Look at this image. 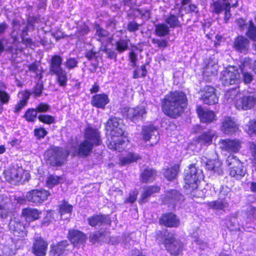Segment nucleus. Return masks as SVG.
<instances>
[{
	"mask_svg": "<svg viewBox=\"0 0 256 256\" xmlns=\"http://www.w3.org/2000/svg\"><path fill=\"white\" fill-rule=\"evenodd\" d=\"M206 204L210 209L223 212H225L226 208L229 206V203L225 198L208 202Z\"/></svg>",
	"mask_w": 256,
	"mask_h": 256,
	"instance_id": "473e14b6",
	"label": "nucleus"
},
{
	"mask_svg": "<svg viewBox=\"0 0 256 256\" xmlns=\"http://www.w3.org/2000/svg\"><path fill=\"white\" fill-rule=\"evenodd\" d=\"M138 195V192L137 190H134L132 192H130L128 196L126 198V200H124V204H133L134 202H135L137 199Z\"/></svg>",
	"mask_w": 256,
	"mask_h": 256,
	"instance_id": "6e6d98bb",
	"label": "nucleus"
},
{
	"mask_svg": "<svg viewBox=\"0 0 256 256\" xmlns=\"http://www.w3.org/2000/svg\"><path fill=\"white\" fill-rule=\"evenodd\" d=\"M154 33L159 37L165 36L170 33L169 28L166 24H158L155 26Z\"/></svg>",
	"mask_w": 256,
	"mask_h": 256,
	"instance_id": "79ce46f5",
	"label": "nucleus"
},
{
	"mask_svg": "<svg viewBox=\"0 0 256 256\" xmlns=\"http://www.w3.org/2000/svg\"><path fill=\"white\" fill-rule=\"evenodd\" d=\"M165 22L170 28H180L182 26L178 16L174 14H170L166 18Z\"/></svg>",
	"mask_w": 256,
	"mask_h": 256,
	"instance_id": "c03bdc74",
	"label": "nucleus"
},
{
	"mask_svg": "<svg viewBox=\"0 0 256 256\" xmlns=\"http://www.w3.org/2000/svg\"><path fill=\"white\" fill-rule=\"evenodd\" d=\"M188 98L184 92H169L160 100L162 112L168 118L176 120L182 116L188 108Z\"/></svg>",
	"mask_w": 256,
	"mask_h": 256,
	"instance_id": "f257e3e1",
	"label": "nucleus"
},
{
	"mask_svg": "<svg viewBox=\"0 0 256 256\" xmlns=\"http://www.w3.org/2000/svg\"><path fill=\"white\" fill-rule=\"evenodd\" d=\"M22 98L19 100L13 108V112L16 114H18L22 109L28 104V100L31 95V92L28 90H25L20 92Z\"/></svg>",
	"mask_w": 256,
	"mask_h": 256,
	"instance_id": "c756f323",
	"label": "nucleus"
},
{
	"mask_svg": "<svg viewBox=\"0 0 256 256\" xmlns=\"http://www.w3.org/2000/svg\"><path fill=\"white\" fill-rule=\"evenodd\" d=\"M180 170V164H174L170 167L167 168L164 172V176L168 181L174 180Z\"/></svg>",
	"mask_w": 256,
	"mask_h": 256,
	"instance_id": "c9c22d12",
	"label": "nucleus"
},
{
	"mask_svg": "<svg viewBox=\"0 0 256 256\" xmlns=\"http://www.w3.org/2000/svg\"><path fill=\"white\" fill-rule=\"evenodd\" d=\"M253 80L252 75L248 72L242 73V80L245 84H250Z\"/></svg>",
	"mask_w": 256,
	"mask_h": 256,
	"instance_id": "338daca9",
	"label": "nucleus"
},
{
	"mask_svg": "<svg viewBox=\"0 0 256 256\" xmlns=\"http://www.w3.org/2000/svg\"><path fill=\"white\" fill-rule=\"evenodd\" d=\"M157 175L158 172L156 169L148 166L140 172V180L142 184L151 183L156 180Z\"/></svg>",
	"mask_w": 256,
	"mask_h": 256,
	"instance_id": "cd10ccee",
	"label": "nucleus"
},
{
	"mask_svg": "<svg viewBox=\"0 0 256 256\" xmlns=\"http://www.w3.org/2000/svg\"><path fill=\"white\" fill-rule=\"evenodd\" d=\"M63 59L58 54L52 56L49 62V73L55 76V82L62 88L66 87L68 81L66 72L62 67Z\"/></svg>",
	"mask_w": 256,
	"mask_h": 256,
	"instance_id": "423d86ee",
	"label": "nucleus"
},
{
	"mask_svg": "<svg viewBox=\"0 0 256 256\" xmlns=\"http://www.w3.org/2000/svg\"><path fill=\"white\" fill-rule=\"evenodd\" d=\"M84 140L90 142L95 146H100L102 144L100 132L97 128L88 126L84 129Z\"/></svg>",
	"mask_w": 256,
	"mask_h": 256,
	"instance_id": "2eb2a0df",
	"label": "nucleus"
},
{
	"mask_svg": "<svg viewBox=\"0 0 256 256\" xmlns=\"http://www.w3.org/2000/svg\"><path fill=\"white\" fill-rule=\"evenodd\" d=\"M240 78L238 68L234 66H228L221 72L220 80L222 85L228 86L238 83Z\"/></svg>",
	"mask_w": 256,
	"mask_h": 256,
	"instance_id": "1a4fd4ad",
	"label": "nucleus"
},
{
	"mask_svg": "<svg viewBox=\"0 0 256 256\" xmlns=\"http://www.w3.org/2000/svg\"><path fill=\"white\" fill-rule=\"evenodd\" d=\"M243 142L240 140L226 138L220 141V149L230 154L238 153L242 148Z\"/></svg>",
	"mask_w": 256,
	"mask_h": 256,
	"instance_id": "4468645a",
	"label": "nucleus"
},
{
	"mask_svg": "<svg viewBox=\"0 0 256 256\" xmlns=\"http://www.w3.org/2000/svg\"><path fill=\"white\" fill-rule=\"evenodd\" d=\"M43 90L44 84L42 82H38L34 86L31 94H33L36 98L39 97L41 96Z\"/></svg>",
	"mask_w": 256,
	"mask_h": 256,
	"instance_id": "3c124183",
	"label": "nucleus"
},
{
	"mask_svg": "<svg viewBox=\"0 0 256 256\" xmlns=\"http://www.w3.org/2000/svg\"><path fill=\"white\" fill-rule=\"evenodd\" d=\"M25 172L14 166H11L4 170L3 172L4 176L6 182L13 184H18L24 180L23 175Z\"/></svg>",
	"mask_w": 256,
	"mask_h": 256,
	"instance_id": "f8f14e48",
	"label": "nucleus"
},
{
	"mask_svg": "<svg viewBox=\"0 0 256 256\" xmlns=\"http://www.w3.org/2000/svg\"><path fill=\"white\" fill-rule=\"evenodd\" d=\"M220 129L224 134L232 135L239 131V126L234 118L226 116L222 122Z\"/></svg>",
	"mask_w": 256,
	"mask_h": 256,
	"instance_id": "aec40b11",
	"label": "nucleus"
},
{
	"mask_svg": "<svg viewBox=\"0 0 256 256\" xmlns=\"http://www.w3.org/2000/svg\"><path fill=\"white\" fill-rule=\"evenodd\" d=\"M213 6L212 12L216 14H220L224 10V20L225 22H228L231 16L230 14V4L227 2L222 4L218 1L214 2L212 4Z\"/></svg>",
	"mask_w": 256,
	"mask_h": 256,
	"instance_id": "bb28decb",
	"label": "nucleus"
},
{
	"mask_svg": "<svg viewBox=\"0 0 256 256\" xmlns=\"http://www.w3.org/2000/svg\"><path fill=\"white\" fill-rule=\"evenodd\" d=\"M166 198L172 203L176 204L184 201V196L176 190H170L166 192Z\"/></svg>",
	"mask_w": 256,
	"mask_h": 256,
	"instance_id": "f704fd0d",
	"label": "nucleus"
},
{
	"mask_svg": "<svg viewBox=\"0 0 256 256\" xmlns=\"http://www.w3.org/2000/svg\"><path fill=\"white\" fill-rule=\"evenodd\" d=\"M48 242L41 236L34 239L32 246V252L35 256H46Z\"/></svg>",
	"mask_w": 256,
	"mask_h": 256,
	"instance_id": "412c9836",
	"label": "nucleus"
},
{
	"mask_svg": "<svg viewBox=\"0 0 256 256\" xmlns=\"http://www.w3.org/2000/svg\"><path fill=\"white\" fill-rule=\"evenodd\" d=\"M38 18L36 16H29L27 19V26H31L32 30L34 29V24L38 22Z\"/></svg>",
	"mask_w": 256,
	"mask_h": 256,
	"instance_id": "774afa93",
	"label": "nucleus"
},
{
	"mask_svg": "<svg viewBox=\"0 0 256 256\" xmlns=\"http://www.w3.org/2000/svg\"><path fill=\"white\" fill-rule=\"evenodd\" d=\"M129 39L120 38L115 42V50L118 54H122L128 49Z\"/></svg>",
	"mask_w": 256,
	"mask_h": 256,
	"instance_id": "58836bf2",
	"label": "nucleus"
},
{
	"mask_svg": "<svg viewBox=\"0 0 256 256\" xmlns=\"http://www.w3.org/2000/svg\"><path fill=\"white\" fill-rule=\"evenodd\" d=\"M214 136V134L212 130L209 129L200 134L196 138V142L200 145L209 146L212 143Z\"/></svg>",
	"mask_w": 256,
	"mask_h": 256,
	"instance_id": "72a5a7b5",
	"label": "nucleus"
},
{
	"mask_svg": "<svg viewBox=\"0 0 256 256\" xmlns=\"http://www.w3.org/2000/svg\"><path fill=\"white\" fill-rule=\"evenodd\" d=\"M222 162L218 158L208 159L205 164L206 170L213 174L222 175L224 173Z\"/></svg>",
	"mask_w": 256,
	"mask_h": 256,
	"instance_id": "a878e982",
	"label": "nucleus"
},
{
	"mask_svg": "<svg viewBox=\"0 0 256 256\" xmlns=\"http://www.w3.org/2000/svg\"><path fill=\"white\" fill-rule=\"evenodd\" d=\"M50 193L44 188L32 189L28 192L26 195L27 201L34 204H39L48 200Z\"/></svg>",
	"mask_w": 256,
	"mask_h": 256,
	"instance_id": "ddd939ff",
	"label": "nucleus"
},
{
	"mask_svg": "<svg viewBox=\"0 0 256 256\" xmlns=\"http://www.w3.org/2000/svg\"><path fill=\"white\" fill-rule=\"evenodd\" d=\"M158 130V127L152 122L142 126L140 132L142 140L146 142L150 141L152 134Z\"/></svg>",
	"mask_w": 256,
	"mask_h": 256,
	"instance_id": "2f4dec72",
	"label": "nucleus"
},
{
	"mask_svg": "<svg viewBox=\"0 0 256 256\" xmlns=\"http://www.w3.org/2000/svg\"><path fill=\"white\" fill-rule=\"evenodd\" d=\"M67 238L74 247H79L84 244L87 236L80 230L72 228L68 230Z\"/></svg>",
	"mask_w": 256,
	"mask_h": 256,
	"instance_id": "dca6fc26",
	"label": "nucleus"
},
{
	"mask_svg": "<svg viewBox=\"0 0 256 256\" xmlns=\"http://www.w3.org/2000/svg\"><path fill=\"white\" fill-rule=\"evenodd\" d=\"M122 113L126 119L136 122L144 118L147 114V111L144 106H138L134 108H124Z\"/></svg>",
	"mask_w": 256,
	"mask_h": 256,
	"instance_id": "9b49d317",
	"label": "nucleus"
},
{
	"mask_svg": "<svg viewBox=\"0 0 256 256\" xmlns=\"http://www.w3.org/2000/svg\"><path fill=\"white\" fill-rule=\"evenodd\" d=\"M200 100L204 104L211 106L218 103V98L216 93V89L212 86H206L202 91Z\"/></svg>",
	"mask_w": 256,
	"mask_h": 256,
	"instance_id": "6ab92c4d",
	"label": "nucleus"
},
{
	"mask_svg": "<svg viewBox=\"0 0 256 256\" xmlns=\"http://www.w3.org/2000/svg\"><path fill=\"white\" fill-rule=\"evenodd\" d=\"M48 134V132L43 126L36 128L34 130V136L38 140L44 138Z\"/></svg>",
	"mask_w": 256,
	"mask_h": 256,
	"instance_id": "8fccbe9b",
	"label": "nucleus"
},
{
	"mask_svg": "<svg viewBox=\"0 0 256 256\" xmlns=\"http://www.w3.org/2000/svg\"><path fill=\"white\" fill-rule=\"evenodd\" d=\"M155 238L162 242L165 250L171 256L182 254L184 249V242L176 238L175 234L168 232L167 229L156 230L155 232Z\"/></svg>",
	"mask_w": 256,
	"mask_h": 256,
	"instance_id": "7ed1b4c3",
	"label": "nucleus"
},
{
	"mask_svg": "<svg viewBox=\"0 0 256 256\" xmlns=\"http://www.w3.org/2000/svg\"><path fill=\"white\" fill-rule=\"evenodd\" d=\"M196 111L202 123L208 124L216 122L218 119L214 111L204 110L200 105L196 106Z\"/></svg>",
	"mask_w": 256,
	"mask_h": 256,
	"instance_id": "f3484780",
	"label": "nucleus"
},
{
	"mask_svg": "<svg viewBox=\"0 0 256 256\" xmlns=\"http://www.w3.org/2000/svg\"><path fill=\"white\" fill-rule=\"evenodd\" d=\"M140 159H141V156L140 154L134 152H130L126 156L120 159V164L121 166H124L136 162Z\"/></svg>",
	"mask_w": 256,
	"mask_h": 256,
	"instance_id": "4c0bfd02",
	"label": "nucleus"
},
{
	"mask_svg": "<svg viewBox=\"0 0 256 256\" xmlns=\"http://www.w3.org/2000/svg\"><path fill=\"white\" fill-rule=\"evenodd\" d=\"M50 109V106L46 102H40L36 107V112L39 113H44L49 111Z\"/></svg>",
	"mask_w": 256,
	"mask_h": 256,
	"instance_id": "864d4df0",
	"label": "nucleus"
},
{
	"mask_svg": "<svg viewBox=\"0 0 256 256\" xmlns=\"http://www.w3.org/2000/svg\"><path fill=\"white\" fill-rule=\"evenodd\" d=\"M94 146L90 140H84L78 146L77 154L80 158H86L90 155Z\"/></svg>",
	"mask_w": 256,
	"mask_h": 256,
	"instance_id": "7c9ffc66",
	"label": "nucleus"
},
{
	"mask_svg": "<svg viewBox=\"0 0 256 256\" xmlns=\"http://www.w3.org/2000/svg\"><path fill=\"white\" fill-rule=\"evenodd\" d=\"M152 42L153 44H156L159 48H164L168 44V40L166 39L153 38Z\"/></svg>",
	"mask_w": 256,
	"mask_h": 256,
	"instance_id": "4d7b16f0",
	"label": "nucleus"
},
{
	"mask_svg": "<svg viewBox=\"0 0 256 256\" xmlns=\"http://www.w3.org/2000/svg\"><path fill=\"white\" fill-rule=\"evenodd\" d=\"M160 186L157 185L147 186L144 187L138 200V203L142 204L147 202L150 197L153 196L155 194L160 192Z\"/></svg>",
	"mask_w": 256,
	"mask_h": 256,
	"instance_id": "c85d7f7f",
	"label": "nucleus"
},
{
	"mask_svg": "<svg viewBox=\"0 0 256 256\" xmlns=\"http://www.w3.org/2000/svg\"><path fill=\"white\" fill-rule=\"evenodd\" d=\"M140 69L142 70V73L140 74H138V69L134 70L132 72L133 78L137 79L139 78H144L146 76L148 72L146 68V64L142 65Z\"/></svg>",
	"mask_w": 256,
	"mask_h": 256,
	"instance_id": "603ef678",
	"label": "nucleus"
},
{
	"mask_svg": "<svg viewBox=\"0 0 256 256\" xmlns=\"http://www.w3.org/2000/svg\"><path fill=\"white\" fill-rule=\"evenodd\" d=\"M94 28L96 29V36L98 37L97 39L98 41L102 42L108 37L109 32L102 28L100 24H95Z\"/></svg>",
	"mask_w": 256,
	"mask_h": 256,
	"instance_id": "37998d69",
	"label": "nucleus"
},
{
	"mask_svg": "<svg viewBox=\"0 0 256 256\" xmlns=\"http://www.w3.org/2000/svg\"><path fill=\"white\" fill-rule=\"evenodd\" d=\"M246 34L252 41H256V26L252 22L249 24Z\"/></svg>",
	"mask_w": 256,
	"mask_h": 256,
	"instance_id": "09e8293b",
	"label": "nucleus"
},
{
	"mask_svg": "<svg viewBox=\"0 0 256 256\" xmlns=\"http://www.w3.org/2000/svg\"><path fill=\"white\" fill-rule=\"evenodd\" d=\"M228 166H231L228 170L229 176L236 180L242 179L246 174V170L242 162L237 156L230 155L226 160Z\"/></svg>",
	"mask_w": 256,
	"mask_h": 256,
	"instance_id": "6e6552de",
	"label": "nucleus"
},
{
	"mask_svg": "<svg viewBox=\"0 0 256 256\" xmlns=\"http://www.w3.org/2000/svg\"><path fill=\"white\" fill-rule=\"evenodd\" d=\"M70 153L68 150H64L62 147L52 146L44 152V160L51 166H61L66 162Z\"/></svg>",
	"mask_w": 256,
	"mask_h": 256,
	"instance_id": "39448f33",
	"label": "nucleus"
},
{
	"mask_svg": "<svg viewBox=\"0 0 256 256\" xmlns=\"http://www.w3.org/2000/svg\"><path fill=\"white\" fill-rule=\"evenodd\" d=\"M249 149L252 157V162L256 166V143L253 142H249Z\"/></svg>",
	"mask_w": 256,
	"mask_h": 256,
	"instance_id": "13d9d810",
	"label": "nucleus"
},
{
	"mask_svg": "<svg viewBox=\"0 0 256 256\" xmlns=\"http://www.w3.org/2000/svg\"><path fill=\"white\" fill-rule=\"evenodd\" d=\"M70 244L67 240H62L50 246V256H64L68 254Z\"/></svg>",
	"mask_w": 256,
	"mask_h": 256,
	"instance_id": "4be33fe9",
	"label": "nucleus"
},
{
	"mask_svg": "<svg viewBox=\"0 0 256 256\" xmlns=\"http://www.w3.org/2000/svg\"><path fill=\"white\" fill-rule=\"evenodd\" d=\"M122 125V119L115 116H110L106 122L105 128L108 134L106 144L112 150L120 152L128 142Z\"/></svg>",
	"mask_w": 256,
	"mask_h": 256,
	"instance_id": "f03ea898",
	"label": "nucleus"
},
{
	"mask_svg": "<svg viewBox=\"0 0 256 256\" xmlns=\"http://www.w3.org/2000/svg\"><path fill=\"white\" fill-rule=\"evenodd\" d=\"M10 228L17 236H22L26 234L25 225L20 220H14L12 224H10Z\"/></svg>",
	"mask_w": 256,
	"mask_h": 256,
	"instance_id": "e433bc0d",
	"label": "nucleus"
},
{
	"mask_svg": "<svg viewBox=\"0 0 256 256\" xmlns=\"http://www.w3.org/2000/svg\"><path fill=\"white\" fill-rule=\"evenodd\" d=\"M10 98V95L6 91L0 90V102L1 104H8Z\"/></svg>",
	"mask_w": 256,
	"mask_h": 256,
	"instance_id": "bf43d9fd",
	"label": "nucleus"
},
{
	"mask_svg": "<svg viewBox=\"0 0 256 256\" xmlns=\"http://www.w3.org/2000/svg\"><path fill=\"white\" fill-rule=\"evenodd\" d=\"M225 97L232 100L238 110H247L254 108L256 105V96L254 95H242L236 88L228 90Z\"/></svg>",
	"mask_w": 256,
	"mask_h": 256,
	"instance_id": "20e7f679",
	"label": "nucleus"
},
{
	"mask_svg": "<svg viewBox=\"0 0 256 256\" xmlns=\"http://www.w3.org/2000/svg\"><path fill=\"white\" fill-rule=\"evenodd\" d=\"M78 64V61L75 58H67L66 61V66L69 70L77 67Z\"/></svg>",
	"mask_w": 256,
	"mask_h": 256,
	"instance_id": "5fc2aeb1",
	"label": "nucleus"
},
{
	"mask_svg": "<svg viewBox=\"0 0 256 256\" xmlns=\"http://www.w3.org/2000/svg\"><path fill=\"white\" fill-rule=\"evenodd\" d=\"M128 58L132 63V66L134 67L136 66L138 60L137 54L134 50H131L129 52Z\"/></svg>",
	"mask_w": 256,
	"mask_h": 256,
	"instance_id": "69168bd1",
	"label": "nucleus"
},
{
	"mask_svg": "<svg viewBox=\"0 0 256 256\" xmlns=\"http://www.w3.org/2000/svg\"><path fill=\"white\" fill-rule=\"evenodd\" d=\"M97 52L95 50L94 48H92L90 50H87L84 53V56L88 60H91L92 59H96L97 58L96 56Z\"/></svg>",
	"mask_w": 256,
	"mask_h": 256,
	"instance_id": "0e129e2a",
	"label": "nucleus"
},
{
	"mask_svg": "<svg viewBox=\"0 0 256 256\" xmlns=\"http://www.w3.org/2000/svg\"><path fill=\"white\" fill-rule=\"evenodd\" d=\"M87 221L89 226L92 227L104 225L110 226L112 220L108 215L104 214H96L89 216Z\"/></svg>",
	"mask_w": 256,
	"mask_h": 256,
	"instance_id": "5701e85b",
	"label": "nucleus"
},
{
	"mask_svg": "<svg viewBox=\"0 0 256 256\" xmlns=\"http://www.w3.org/2000/svg\"><path fill=\"white\" fill-rule=\"evenodd\" d=\"M62 180V176H58L54 174H50L48 176L46 180V186L50 188H52L54 186L58 184Z\"/></svg>",
	"mask_w": 256,
	"mask_h": 256,
	"instance_id": "a18cd8bd",
	"label": "nucleus"
},
{
	"mask_svg": "<svg viewBox=\"0 0 256 256\" xmlns=\"http://www.w3.org/2000/svg\"><path fill=\"white\" fill-rule=\"evenodd\" d=\"M232 48L237 52L247 54L250 48V40L244 36L238 35L234 39Z\"/></svg>",
	"mask_w": 256,
	"mask_h": 256,
	"instance_id": "a211bd4d",
	"label": "nucleus"
},
{
	"mask_svg": "<svg viewBox=\"0 0 256 256\" xmlns=\"http://www.w3.org/2000/svg\"><path fill=\"white\" fill-rule=\"evenodd\" d=\"M23 118L28 122H34L37 118V112L34 108H29L25 112Z\"/></svg>",
	"mask_w": 256,
	"mask_h": 256,
	"instance_id": "49530a36",
	"label": "nucleus"
},
{
	"mask_svg": "<svg viewBox=\"0 0 256 256\" xmlns=\"http://www.w3.org/2000/svg\"><path fill=\"white\" fill-rule=\"evenodd\" d=\"M140 25L136 21L129 22L127 24V30L130 32H134L139 30Z\"/></svg>",
	"mask_w": 256,
	"mask_h": 256,
	"instance_id": "052dcab7",
	"label": "nucleus"
},
{
	"mask_svg": "<svg viewBox=\"0 0 256 256\" xmlns=\"http://www.w3.org/2000/svg\"><path fill=\"white\" fill-rule=\"evenodd\" d=\"M104 51L106 54L108 58L116 60L118 54L114 50L111 48H105Z\"/></svg>",
	"mask_w": 256,
	"mask_h": 256,
	"instance_id": "e2e57ef3",
	"label": "nucleus"
},
{
	"mask_svg": "<svg viewBox=\"0 0 256 256\" xmlns=\"http://www.w3.org/2000/svg\"><path fill=\"white\" fill-rule=\"evenodd\" d=\"M38 118L40 122L46 124H51L56 122L54 117L49 114H40Z\"/></svg>",
	"mask_w": 256,
	"mask_h": 256,
	"instance_id": "de8ad7c7",
	"label": "nucleus"
},
{
	"mask_svg": "<svg viewBox=\"0 0 256 256\" xmlns=\"http://www.w3.org/2000/svg\"><path fill=\"white\" fill-rule=\"evenodd\" d=\"M158 223L166 228H177L180 225V220L176 214L173 212H166L161 214Z\"/></svg>",
	"mask_w": 256,
	"mask_h": 256,
	"instance_id": "9d476101",
	"label": "nucleus"
},
{
	"mask_svg": "<svg viewBox=\"0 0 256 256\" xmlns=\"http://www.w3.org/2000/svg\"><path fill=\"white\" fill-rule=\"evenodd\" d=\"M42 211L34 208L26 207L22 209L21 216L24 218L25 222L30 224L40 218Z\"/></svg>",
	"mask_w": 256,
	"mask_h": 256,
	"instance_id": "b1692460",
	"label": "nucleus"
},
{
	"mask_svg": "<svg viewBox=\"0 0 256 256\" xmlns=\"http://www.w3.org/2000/svg\"><path fill=\"white\" fill-rule=\"evenodd\" d=\"M248 130L250 134L256 136V120L249 121Z\"/></svg>",
	"mask_w": 256,
	"mask_h": 256,
	"instance_id": "680f3d73",
	"label": "nucleus"
},
{
	"mask_svg": "<svg viewBox=\"0 0 256 256\" xmlns=\"http://www.w3.org/2000/svg\"><path fill=\"white\" fill-rule=\"evenodd\" d=\"M72 209V205L68 204L65 200H63L62 201V204L58 206V212L60 215L70 214Z\"/></svg>",
	"mask_w": 256,
	"mask_h": 256,
	"instance_id": "a19ab883",
	"label": "nucleus"
},
{
	"mask_svg": "<svg viewBox=\"0 0 256 256\" xmlns=\"http://www.w3.org/2000/svg\"><path fill=\"white\" fill-rule=\"evenodd\" d=\"M106 236V230H98L90 234L89 235L90 242L95 244L102 240L105 238Z\"/></svg>",
	"mask_w": 256,
	"mask_h": 256,
	"instance_id": "ea45409f",
	"label": "nucleus"
},
{
	"mask_svg": "<svg viewBox=\"0 0 256 256\" xmlns=\"http://www.w3.org/2000/svg\"><path fill=\"white\" fill-rule=\"evenodd\" d=\"M90 102L93 107L104 110L110 102L108 96L106 93L94 94L92 96Z\"/></svg>",
	"mask_w": 256,
	"mask_h": 256,
	"instance_id": "393cba45",
	"label": "nucleus"
},
{
	"mask_svg": "<svg viewBox=\"0 0 256 256\" xmlns=\"http://www.w3.org/2000/svg\"><path fill=\"white\" fill-rule=\"evenodd\" d=\"M188 168L190 171L184 178V188L189 190L193 197L198 198L200 196L196 193L200 191L198 187L200 180L204 178L203 172L196 167V164H191Z\"/></svg>",
	"mask_w": 256,
	"mask_h": 256,
	"instance_id": "0eeeda50",
	"label": "nucleus"
}]
</instances>
